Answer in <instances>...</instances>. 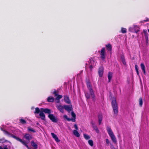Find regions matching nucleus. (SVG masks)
<instances>
[{
	"label": "nucleus",
	"mask_w": 149,
	"mask_h": 149,
	"mask_svg": "<svg viewBox=\"0 0 149 149\" xmlns=\"http://www.w3.org/2000/svg\"><path fill=\"white\" fill-rule=\"evenodd\" d=\"M4 133L5 134L8 136L9 137H11L15 139L17 141L20 142L26 147L29 148V147L28 145H27V143L25 142L24 141H22V139L19 138V137L16 136L11 133H10L6 130L4 131Z\"/></svg>",
	"instance_id": "obj_1"
},
{
	"label": "nucleus",
	"mask_w": 149,
	"mask_h": 149,
	"mask_svg": "<svg viewBox=\"0 0 149 149\" xmlns=\"http://www.w3.org/2000/svg\"><path fill=\"white\" fill-rule=\"evenodd\" d=\"M111 104L114 114L117 115L118 112V107L116 99L114 97L112 98Z\"/></svg>",
	"instance_id": "obj_2"
},
{
	"label": "nucleus",
	"mask_w": 149,
	"mask_h": 149,
	"mask_svg": "<svg viewBox=\"0 0 149 149\" xmlns=\"http://www.w3.org/2000/svg\"><path fill=\"white\" fill-rule=\"evenodd\" d=\"M41 112L39 114V116L41 120H44L45 118V116L44 113H43L44 112L45 113L48 114H50L51 113V110L48 108H41L40 109Z\"/></svg>",
	"instance_id": "obj_3"
},
{
	"label": "nucleus",
	"mask_w": 149,
	"mask_h": 149,
	"mask_svg": "<svg viewBox=\"0 0 149 149\" xmlns=\"http://www.w3.org/2000/svg\"><path fill=\"white\" fill-rule=\"evenodd\" d=\"M106 129L110 137L111 140L115 143H117L116 138L112 131L110 127L108 126H107Z\"/></svg>",
	"instance_id": "obj_4"
},
{
	"label": "nucleus",
	"mask_w": 149,
	"mask_h": 149,
	"mask_svg": "<svg viewBox=\"0 0 149 149\" xmlns=\"http://www.w3.org/2000/svg\"><path fill=\"white\" fill-rule=\"evenodd\" d=\"M87 88L89 91L90 94L91 95L92 98L94 99V98L95 95L93 90L91 86L90 82H87Z\"/></svg>",
	"instance_id": "obj_5"
},
{
	"label": "nucleus",
	"mask_w": 149,
	"mask_h": 149,
	"mask_svg": "<svg viewBox=\"0 0 149 149\" xmlns=\"http://www.w3.org/2000/svg\"><path fill=\"white\" fill-rule=\"evenodd\" d=\"M100 54V58L102 60H104L105 58V49L104 47H103L101 50Z\"/></svg>",
	"instance_id": "obj_6"
},
{
	"label": "nucleus",
	"mask_w": 149,
	"mask_h": 149,
	"mask_svg": "<svg viewBox=\"0 0 149 149\" xmlns=\"http://www.w3.org/2000/svg\"><path fill=\"white\" fill-rule=\"evenodd\" d=\"M24 137L26 140V141L28 142L26 143L28 144V143L29 142L30 140L32 139V135L29 134V133H26L24 135Z\"/></svg>",
	"instance_id": "obj_7"
},
{
	"label": "nucleus",
	"mask_w": 149,
	"mask_h": 149,
	"mask_svg": "<svg viewBox=\"0 0 149 149\" xmlns=\"http://www.w3.org/2000/svg\"><path fill=\"white\" fill-rule=\"evenodd\" d=\"M104 68L103 66H100L99 68L98 74L100 77H101L102 76L104 72Z\"/></svg>",
	"instance_id": "obj_8"
},
{
	"label": "nucleus",
	"mask_w": 149,
	"mask_h": 149,
	"mask_svg": "<svg viewBox=\"0 0 149 149\" xmlns=\"http://www.w3.org/2000/svg\"><path fill=\"white\" fill-rule=\"evenodd\" d=\"M48 117L53 122L57 123V120L55 117V116L52 114H49L48 116Z\"/></svg>",
	"instance_id": "obj_9"
},
{
	"label": "nucleus",
	"mask_w": 149,
	"mask_h": 149,
	"mask_svg": "<svg viewBox=\"0 0 149 149\" xmlns=\"http://www.w3.org/2000/svg\"><path fill=\"white\" fill-rule=\"evenodd\" d=\"M99 125H100L102 120L103 116L101 113H99L97 115Z\"/></svg>",
	"instance_id": "obj_10"
},
{
	"label": "nucleus",
	"mask_w": 149,
	"mask_h": 149,
	"mask_svg": "<svg viewBox=\"0 0 149 149\" xmlns=\"http://www.w3.org/2000/svg\"><path fill=\"white\" fill-rule=\"evenodd\" d=\"M64 109L68 112H70L72 111V106L71 105L70 106H69L67 105H64Z\"/></svg>",
	"instance_id": "obj_11"
},
{
	"label": "nucleus",
	"mask_w": 149,
	"mask_h": 149,
	"mask_svg": "<svg viewBox=\"0 0 149 149\" xmlns=\"http://www.w3.org/2000/svg\"><path fill=\"white\" fill-rule=\"evenodd\" d=\"M56 107L57 108V109L61 112L62 113H63L64 112V105L62 106L60 105H59L56 106Z\"/></svg>",
	"instance_id": "obj_12"
},
{
	"label": "nucleus",
	"mask_w": 149,
	"mask_h": 149,
	"mask_svg": "<svg viewBox=\"0 0 149 149\" xmlns=\"http://www.w3.org/2000/svg\"><path fill=\"white\" fill-rule=\"evenodd\" d=\"M89 65L95 66L96 65V62L93 60L92 58H91L89 59V61L88 62Z\"/></svg>",
	"instance_id": "obj_13"
},
{
	"label": "nucleus",
	"mask_w": 149,
	"mask_h": 149,
	"mask_svg": "<svg viewBox=\"0 0 149 149\" xmlns=\"http://www.w3.org/2000/svg\"><path fill=\"white\" fill-rule=\"evenodd\" d=\"M113 73L111 72H109L107 74V77L108 79V82H110L112 77Z\"/></svg>",
	"instance_id": "obj_14"
},
{
	"label": "nucleus",
	"mask_w": 149,
	"mask_h": 149,
	"mask_svg": "<svg viewBox=\"0 0 149 149\" xmlns=\"http://www.w3.org/2000/svg\"><path fill=\"white\" fill-rule=\"evenodd\" d=\"M64 100L65 102L67 104H70L71 103V101L69 99V98L67 96H65L64 97Z\"/></svg>",
	"instance_id": "obj_15"
},
{
	"label": "nucleus",
	"mask_w": 149,
	"mask_h": 149,
	"mask_svg": "<svg viewBox=\"0 0 149 149\" xmlns=\"http://www.w3.org/2000/svg\"><path fill=\"white\" fill-rule=\"evenodd\" d=\"M51 134L52 135V137L54 139L56 142H59L60 141V140H59L57 136L54 133H51Z\"/></svg>",
	"instance_id": "obj_16"
},
{
	"label": "nucleus",
	"mask_w": 149,
	"mask_h": 149,
	"mask_svg": "<svg viewBox=\"0 0 149 149\" xmlns=\"http://www.w3.org/2000/svg\"><path fill=\"white\" fill-rule=\"evenodd\" d=\"M106 48L108 50H109L110 52H111L112 50V47L110 43H108L106 45Z\"/></svg>",
	"instance_id": "obj_17"
},
{
	"label": "nucleus",
	"mask_w": 149,
	"mask_h": 149,
	"mask_svg": "<svg viewBox=\"0 0 149 149\" xmlns=\"http://www.w3.org/2000/svg\"><path fill=\"white\" fill-rule=\"evenodd\" d=\"M134 32L136 33H137L140 31L139 27L137 25L134 26Z\"/></svg>",
	"instance_id": "obj_18"
},
{
	"label": "nucleus",
	"mask_w": 149,
	"mask_h": 149,
	"mask_svg": "<svg viewBox=\"0 0 149 149\" xmlns=\"http://www.w3.org/2000/svg\"><path fill=\"white\" fill-rule=\"evenodd\" d=\"M54 98L52 97L49 96L47 98V101L49 102H53L54 101Z\"/></svg>",
	"instance_id": "obj_19"
},
{
	"label": "nucleus",
	"mask_w": 149,
	"mask_h": 149,
	"mask_svg": "<svg viewBox=\"0 0 149 149\" xmlns=\"http://www.w3.org/2000/svg\"><path fill=\"white\" fill-rule=\"evenodd\" d=\"M120 58L121 61L124 65H125L126 62L125 61V57L123 55H121L120 56Z\"/></svg>",
	"instance_id": "obj_20"
},
{
	"label": "nucleus",
	"mask_w": 149,
	"mask_h": 149,
	"mask_svg": "<svg viewBox=\"0 0 149 149\" xmlns=\"http://www.w3.org/2000/svg\"><path fill=\"white\" fill-rule=\"evenodd\" d=\"M141 68L143 72V73L144 74H145L146 73V71L145 69V66L143 63H141Z\"/></svg>",
	"instance_id": "obj_21"
},
{
	"label": "nucleus",
	"mask_w": 149,
	"mask_h": 149,
	"mask_svg": "<svg viewBox=\"0 0 149 149\" xmlns=\"http://www.w3.org/2000/svg\"><path fill=\"white\" fill-rule=\"evenodd\" d=\"M73 134L74 135L77 137H79L80 136V134L77 130H74L73 131Z\"/></svg>",
	"instance_id": "obj_22"
},
{
	"label": "nucleus",
	"mask_w": 149,
	"mask_h": 149,
	"mask_svg": "<svg viewBox=\"0 0 149 149\" xmlns=\"http://www.w3.org/2000/svg\"><path fill=\"white\" fill-rule=\"evenodd\" d=\"M41 111L40 110L39 108L38 107H36L35 109V111L34 112V113L36 114H38V113H40Z\"/></svg>",
	"instance_id": "obj_23"
},
{
	"label": "nucleus",
	"mask_w": 149,
	"mask_h": 149,
	"mask_svg": "<svg viewBox=\"0 0 149 149\" xmlns=\"http://www.w3.org/2000/svg\"><path fill=\"white\" fill-rule=\"evenodd\" d=\"M63 97V96L61 95H58L57 96H56V98L55 99L58 100L57 102V103H59V100L61 98Z\"/></svg>",
	"instance_id": "obj_24"
},
{
	"label": "nucleus",
	"mask_w": 149,
	"mask_h": 149,
	"mask_svg": "<svg viewBox=\"0 0 149 149\" xmlns=\"http://www.w3.org/2000/svg\"><path fill=\"white\" fill-rule=\"evenodd\" d=\"M31 146L34 148H37L38 147V145L36 144L33 141L31 142Z\"/></svg>",
	"instance_id": "obj_25"
},
{
	"label": "nucleus",
	"mask_w": 149,
	"mask_h": 149,
	"mask_svg": "<svg viewBox=\"0 0 149 149\" xmlns=\"http://www.w3.org/2000/svg\"><path fill=\"white\" fill-rule=\"evenodd\" d=\"M139 106L140 107H142L143 104V102L141 97H140L139 98Z\"/></svg>",
	"instance_id": "obj_26"
},
{
	"label": "nucleus",
	"mask_w": 149,
	"mask_h": 149,
	"mask_svg": "<svg viewBox=\"0 0 149 149\" xmlns=\"http://www.w3.org/2000/svg\"><path fill=\"white\" fill-rule=\"evenodd\" d=\"M27 130L28 131H30L33 132V133H35L36 132V131L33 129L31 128V127H27Z\"/></svg>",
	"instance_id": "obj_27"
},
{
	"label": "nucleus",
	"mask_w": 149,
	"mask_h": 149,
	"mask_svg": "<svg viewBox=\"0 0 149 149\" xmlns=\"http://www.w3.org/2000/svg\"><path fill=\"white\" fill-rule=\"evenodd\" d=\"M71 115L73 118H72L73 120H72V121L73 122H74L75 121L76 115L73 111H72L71 112Z\"/></svg>",
	"instance_id": "obj_28"
},
{
	"label": "nucleus",
	"mask_w": 149,
	"mask_h": 149,
	"mask_svg": "<svg viewBox=\"0 0 149 149\" xmlns=\"http://www.w3.org/2000/svg\"><path fill=\"white\" fill-rule=\"evenodd\" d=\"M143 32L144 34L145 38H148V34L147 31L146 30L143 29Z\"/></svg>",
	"instance_id": "obj_29"
},
{
	"label": "nucleus",
	"mask_w": 149,
	"mask_h": 149,
	"mask_svg": "<svg viewBox=\"0 0 149 149\" xmlns=\"http://www.w3.org/2000/svg\"><path fill=\"white\" fill-rule=\"evenodd\" d=\"M83 136L84 138L86 140H88L90 138V136L88 135L87 134H83Z\"/></svg>",
	"instance_id": "obj_30"
},
{
	"label": "nucleus",
	"mask_w": 149,
	"mask_h": 149,
	"mask_svg": "<svg viewBox=\"0 0 149 149\" xmlns=\"http://www.w3.org/2000/svg\"><path fill=\"white\" fill-rule=\"evenodd\" d=\"M92 127L93 128V130L95 131V132L97 133H99V130L97 127L96 125L93 127Z\"/></svg>",
	"instance_id": "obj_31"
},
{
	"label": "nucleus",
	"mask_w": 149,
	"mask_h": 149,
	"mask_svg": "<svg viewBox=\"0 0 149 149\" xmlns=\"http://www.w3.org/2000/svg\"><path fill=\"white\" fill-rule=\"evenodd\" d=\"M63 117L64 118L66 119L67 120V121H70L71 120H73L72 118H68L67 115H64L63 116Z\"/></svg>",
	"instance_id": "obj_32"
},
{
	"label": "nucleus",
	"mask_w": 149,
	"mask_h": 149,
	"mask_svg": "<svg viewBox=\"0 0 149 149\" xmlns=\"http://www.w3.org/2000/svg\"><path fill=\"white\" fill-rule=\"evenodd\" d=\"M88 143L89 145L91 146H92L93 145V141L92 140H89L88 141Z\"/></svg>",
	"instance_id": "obj_33"
},
{
	"label": "nucleus",
	"mask_w": 149,
	"mask_h": 149,
	"mask_svg": "<svg viewBox=\"0 0 149 149\" xmlns=\"http://www.w3.org/2000/svg\"><path fill=\"white\" fill-rule=\"evenodd\" d=\"M135 70L136 72V73L138 75H139V71H138V66L137 65H135Z\"/></svg>",
	"instance_id": "obj_34"
},
{
	"label": "nucleus",
	"mask_w": 149,
	"mask_h": 149,
	"mask_svg": "<svg viewBox=\"0 0 149 149\" xmlns=\"http://www.w3.org/2000/svg\"><path fill=\"white\" fill-rule=\"evenodd\" d=\"M20 122L22 124H24L26 123V121L22 119H21L19 120Z\"/></svg>",
	"instance_id": "obj_35"
},
{
	"label": "nucleus",
	"mask_w": 149,
	"mask_h": 149,
	"mask_svg": "<svg viewBox=\"0 0 149 149\" xmlns=\"http://www.w3.org/2000/svg\"><path fill=\"white\" fill-rule=\"evenodd\" d=\"M58 93L57 92L56 90H54V91L53 93L55 97L56 96L58 95Z\"/></svg>",
	"instance_id": "obj_36"
},
{
	"label": "nucleus",
	"mask_w": 149,
	"mask_h": 149,
	"mask_svg": "<svg viewBox=\"0 0 149 149\" xmlns=\"http://www.w3.org/2000/svg\"><path fill=\"white\" fill-rule=\"evenodd\" d=\"M126 29L125 28H123L121 29V32L123 33H126Z\"/></svg>",
	"instance_id": "obj_37"
},
{
	"label": "nucleus",
	"mask_w": 149,
	"mask_h": 149,
	"mask_svg": "<svg viewBox=\"0 0 149 149\" xmlns=\"http://www.w3.org/2000/svg\"><path fill=\"white\" fill-rule=\"evenodd\" d=\"M129 31H130L132 32H134V28L132 27H130L129 28Z\"/></svg>",
	"instance_id": "obj_38"
},
{
	"label": "nucleus",
	"mask_w": 149,
	"mask_h": 149,
	"mask_svg": "<svg viewBox=\"0 0 149 149\" xmlns=\"http://www.w3.org/2000/svg\"><path fill=\"white\" fill-rule=\"evenodd\" d=\"M85 95L87 99H88L90 98V95L88 93H85Z\"/></svg>",
	"instance_id": "obj_39"
},
{
	"label": "nucleus",
	"mask_w": 149,
	"mask_h": 149,
	"mask_svg": "<svg viewBox=\"0 0 149 149\" xmlns=\"http://www.w3.org/2000/svg\"><path fill=\"white\" fill-rule=\"evenodd\" d=\"M146 40V45H148V38H145Z\"/></svg>",
	"instance_id": "obj_40"
},
{
	"label": "nucleus",
	"mask_w": 149,
	"mask_h": 149,
	"mask_svg": "<svg viewBox=\"0 0 149 149\" xmlns=\"http://www.w3.org/2000/svg\"><path fill=\"white\" fill-rule=\"evenodd\" d=\"M94 66L89 65V68L90 69L91 71H92V69L93 68V67Z\"/></svg>",
	"instance_id": "obj_41"
},
{
	"label": "nucleus",
	"mask_w": 149,
	"mask_h": 149,
	"mask_svg": "<svg viewBox=\"0 0 149 149\" xmlns=\"http://www.w3.org/2000/svg\"><path fill=\"white\" fill-rule=\"evenodd\" d=\"M74 127L75 129H76L75 130H78V127L77 124H75L74 125Z\"/></svg>",
	"instance_id": "obj_42"
},
{
	"label": "nucleus",
	"mask_w": 149,
	"mask_h": 149,
	"mask_svg": "<svg viewBox=\"0 0 149 149\" xmlns=\"http://www.w3.org/2000/svg\"><path fill=\"white\" fill-rule=\"evenodd\" d=\"M91 124L92 125V127H93L95 125L94 123H93V121L92 120L90 122Z\"/></svg>",
	"instance_id": "obj_43"
},
{
	"label": "nucleus",
	"mask_w": 149,
	"mask_h": 149,
	"mask_svg": "<svg viewBox=\"0 0 149 149\" xmlns=\"http://www.w3.org/2000/svg\"><path fill=\"white\" fill-rule=\"evenodd\" d=\"M106 142L107 143V145H109V141L108 139H106Z\"/></svg>",
	"instance_id": "obj_44"
},
{
	"label": "nucleus",
	"mask_w": 149,
	"mask_h": 149,
	"mask_svg": "<svg viewBox=\"0 0 149 149\" xmlns=\"http://www.w3.org/2000/svg\"><path fill=\"white\" fill-rule=\"evenodd\" d=\"M111 149H116L112 145H111L110 146Z\"/></svg>",
	"instance_id": "obj_45"
},
{
	"label": "nucleus",
	"mask_w": 149,
	"mask_h": 149,
	"mask_svg": "<svg viewBox=\"0 0 149 149\" xmlns=\"http://www.w3.org/2000/svg\"><path fill=\"white\" fill-rule=\"evenodd\" d=\"M3 149H8L7 147V146H5Z\"/></svg>",
	"instance_id": "obj_46"
},
{
	"label": "nucleus",
	"mask_w": 149,
	"mask_h": 149,
	"mask_svg": "<svg viewBox=\"0 0 149 149\" xmlns=\"http://www.w3.org/2000/svg\"><path fill=\"white\" fill-rule=\"evenodd\" d=\"M1 130L2 131H3V132H4V131H6L5 130H3V129L2 128H1Z\"/></svg>",
	"instance_id": "obj_47"
},
{
	"label": "nucleus",
	"mask_w": 149,
	"mask_h": 149,
	"mask_svg": "<svg viewBox=\"0 0 149 149\" xmlns=\"http://www.w3.org/2000/svg\"><path fill=\"white\" fill-rule=\"evenodd\" d=\"M0 149H3V148L1 147V146H0Z\"/></svg>",
	"instance_id": "obj_48"
}]
</instances>
